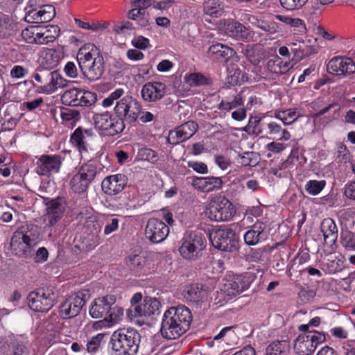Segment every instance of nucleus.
Returning <instances> with one entry per match:
<instances>
[{
  "instance_id": "obj_1",
  "label": "nucleus",
  "mask_w": 355,
  "mask_h": 355,
  "mask_svg": "<svg viewBox=\"0 0 355 355\" xmlns=\"http://www.w3.org/2000/svg\"><path fill=\"white\" fill-rule=\"evenodd\" d=\"M122 88L116 89L102 101L103 107H110L115 104L114 112L117 119H121L123 125L125 123L132 124L137 121L141 113V104L132 96H125Z\"/></svg>"
},
{
  "instance_id": "obj_2",
  "label": "nucleus",
  "mask_w": 355,
  "mask_h": 355,
  "mask_svg": "<svg viewBox=\"0 0 355 355\" xmlns=\"http://www.w3.org/2000/svg\"><path fill=\"white\" fill-rule=\"evenodd\" d=\"M191 320V313L185 306L171 307L164 313L161 334L168 340L177 339L187 331Z\"/></svg>"
},
{
  "instance_id": "obj_3",
  "label": "nucleus",
  "mask_w": 355,
  "mask_h": 355,
  "mask_svg": "<svg viewBox=\"0 0 355 355\" xmlns=\"http://www.w3.org/2000/svg\"><path fill=\"white\" fill-rule=\"evenodd\" d=\"M77 61L83 75L90 81L98 80L104 72L103 57L94 44H88L80 48Z\"/></svg>"
},
{
  "instance_id": "obj_4",
  "label": "nucleus",
  "mask_w": 355,
  "mask_h": 355,
  "mask_svg": "<svg viewBox=\"0 0 355 355\" xmlns=\"http://www.w3.org/2000/svg\"><path fill=\"white\" fill-rule=\"evenodd\" d=\"M140 338V334L134 328L117 329L111 336V355H136Z\"/></svg>"
},
{
  "instance_id": "obj_5",
  "label": "nucleus",
  "mask_w": 355,
  "mask_h": 355,
  "mask_svg": "<svg viewBox=\"0 0 355 355\" xmlns=\"http://www.w3.org/2000/svg\"><path fill=\"white\" fill-rule=\"evenodd\" d=\"M40 239L38 227L28 225L26 231L19 230L11 238L10 246L13 253L20 257H31Z\"/></svg>"
},
{
  "instance_id": "obj_6",
  "label": "nucleus",
  "mask_w": 355,
  "mask_h": 355,
  "mask_svg": "<svg viewBox=\"0 0 355 355\" xmlns=\"http://www.w3.org/2000/svg\"><path fill=\"white\" fill-rule=\"evenodd\" d=\"M89 314L92 318H111L112 320H121L123 316V309L116 305V297L107 295L94 299L89 308Z\"/></svg>"
},
{
  "instance_id": "obj_7",
  "label": "nucleus",
  "mask_w": 355,
  "mask_h": 355,
  "mask_svg": "<svg viewBox=\"0 0 355 355\" xmlns=\"http://www.w3.org/2000/svg\"><path fill=\"white\" fill-rule=\"evenodd\" d=\"M236 208L225 196L216 195L208 203L205 214L207 218L214 222H227L236 214Z\"/></svg>"
},
{
  "instance_id": "obj_8",
  "label": "nucleus",
  "mask_w": 355,
  "mask_h": 355,
  "mask_svg": "<svg viewBox=\"0 0 355 355\" xmlns=\"http://www.w3.org/2000/svg\"><path fill=\"white\" fill-rule=\"evenodd\" d=\"M179 252L181 257L188 261H196L205 248V239L200 232H187L181 240Z\"/></svg>"
},
{
  "instance_id": "obj_9",
  "label": "nucleus",
  "mask_w": 355,
  "mask_h": 355,
  "mask_svg": "<svg viewBox=\"0 0 355 355\" xmlns=\"http://www.w3.org/2000/svg\"><path fill=\"white\" fill-rule=\"evenodd\" d=\"M93 120L96 130L104 135L115 136L121 133L125 127L121 119L109 112L95 114Z\"/></svg>"
},
{
  "instance_id": "obj_10",
  "label": "nucleus",
  "mask_w": 355,
  "mask_h": 355,
  "mask_svg": "<svg viewBox=\"0 0 355 355\" xmlns=\"http://www.w3.org/2000/svg\"><path fill=\"white\" fill-rule=\"evenodd\" d=\"M96 162L89 160L87 163L80 166L78 172L72 177L70 181L71 189L77 193H84L96 177Z\"/></svg>"
},
{
  "instance_id": "obj_11",
  "label": "nucleus",
  "mask_w": 355,
  "mask_h": 355,
  "mask_svg": "<svg viewBox=\"0 0 355 355\" xmlns=\"http://www.w3.org/2000/svg\"><path fill=\"white\" fill-rule=\"evenodd\" d=\"M325 340V334L320 331H310L302 334L294 341V350L299 355H310Z\"/></svg>"
},
{
  "instance_id": "obj_12",
  "label": "nucleus",
  "mask_w": 355,
  "mask_h": 355,
  "mask_svg": "<svg viewBox=\"0 0 355 355\" xmlns=\"http://www.w3.org/2000/svg\"><path fill=\"white\" fill-rule=\"evenodd\" d=\"M252 282L248 275H229L223 279L220 291L225 296L232 298L248 290Z\"/></svg>"
},
{
  "instance_id": "obj_13",
  "label": "nucleus",
  "mask_w": 355,
  "mask_h": 355,
  "mask_svg": "<svg viewBox=\"0 0 355 355\" xmlns=\"http://www.w3.org/2000/svg\"><path fill=\"white\" fill-rule=\"evenodd\" d=\"M95 137L92 128H77L70 137V142L73 147L78 151L82 159H87L89 155L93 151L91 141Z\"/></svg>"
},
{
  "instance_id": "obj_14",
  "label": "nucleus",
  "mask_w": 355,
  "mask_h": 355,
  "mask_svg": "<svg viewBox=\"0 0 355 355\" xmlns=\"http://www.w3.org/2000/svg\"><path fill=\"white\" fill-rule=\"evenodd\" d=\"M27 300L28 304L33 311L44 312L53 306L55 298L51 289L41 288L31 292Z\"/></svg>"
},
{
  "instance_id": "obj_15",
  "label": "nucleus",
  "mask_w": 355,
  "mask_h": 355,
  "mask_svg": "<svg viewBox=\"0 0 355 355\" xmlns=\"http://www.w3.org/2000/svg\"><path fill=\"white\" fill-rule=\"evenodd\" d=\"M61 101L69 106H91L96 101V94L92 92L72 88L63 93Z\"/></svg>"
},
{
  "instance_id": "obj_16",
  "label": "nucleus",
  "mask_w": 355,
  "mask_h": 355,
  "mask_svg": "<svg viewBox=\"0 0 355 355\" xmlns=\"http://www.w3.org/2000/svg\"><path fill=\"white\" fill-rule=\"evenodd\" d=\"M235 233L228 227H220L209 234L212 245L220 250L231 252L236 249Z\"/></svg>"
},
{
  "instance_id": "obj_17",
  "label": "nucleus",
  "mask_w": 355,
  "mask_h": 355,
  "mask_svg": "<svg viewBox=\"0 0 355 355\" xmlns=\"http://www.w3.org/2000/svg\"><path fill=\"white\" fill-rule=\"evenodd\" d=\"M158 254L152 252H141L137 254H130L128 259L131 270L137 273L147 274L153 270Z\"/></svg>"
},
{
  "instance_id": "obj_18",
  "label": "nucleus",
  "mask_w": 355,
  "mask_h": 355,
  "mask_svg": "<svg viewBox=\"0 0 355 355\" xmlns=\"http://www.w3.org/2000/svg\"><path fill=\"white\" fill-rule=\"evenodd\" d=\"M327 71L331 75L344 78L355 72V62L349 57L334 56L327 62Z\"/></svg>"
},
{
  "instance_id": "obj_19",
  "label": "nucleus",
  "mask_w": 355,
  "mask_h": 355,
  "mask_svg": "<svg viewBox=\"0 0 355 355\" xmlns=\"http://www.w3.org/2000/svg\"><path fill=\"white\" fill-rule=\"evenodd\" d=\"M63 157L60 155H42L36 162L35 171L42 176H49L58 173L62 165Z\"/></svg>"
},
{
  "instance_id": "obj_20",
  "label": "nucleus",
  "mask_w": 355,
  "mask_h": 355,
  "mask_svg": "<svg viewBox=\"0 0 355 355\" xmlns=\"http://www.w3.org/2000/svg\"><path fill=\"white\" fill-rule=\"evenodd\" d=\"M168 234V225L162 220L155 218H151L147 221L144 234L146 239L151 243H162L166 239Z\"/></svg>"
},
{
  "instance_id": "obj_21",
  "label": "nucleus",
  "mask_w": 355,
  "mask_h": 355,
  "mask_svg": "<svg viewBox=\"0 0 355 355\" xmlns=\"http://www.w3.org/2000/svg\"><path fill=\"white\" fill-rule=\"evenodd\" d=\"M40 63L45 69L37 67L32 74V78L38 83L44 84L49 80V70L58 65V59L55 56V52L51 49L44 52L40 58Z\"/></svg>"
},
{
  "instance_id": "obj_22",
  "label": "nucleus",
  "mask_w": 355,
  "mask_h": 355,
  "mask_svg": "<svg viewBox=\"0 0 355 355\" xmlns=\"http://www.w3.org/2000/svg\"><path fill=\"white\" fill-rule=\"evenodd\" d=\"M160 306L161 304L157 299L146 297L140 304L133 306L132 312L134 313L133 315L137 318L153 319L155 316L159 315Z\"/></svg>"
},
{
  "instance_id": "obj_23",
  "label": "nucleus",
  "mask_w": 355,
  "mask_h": 355,
  "mask_svg": "<svg viewBox=\"0 0 355 355\" xmlns=\"http://www.w3.org/2000/svg\"><path fill=\"white\" fill-rule=\"evenodd\" d=\"M198 128V125L196 122L189 121L170 131L167 139L168 141L173 145L183 142L191 137L197 131Z\"/></svg>"
},
{
  "instance_id": "obj_24",
  "label": "nucleus",
  "mask_w": 355,
  "mask_h": 355,
  "mask_svg": "<svg viewBox=\"0 0 355 355\" xmlns=\"http://www.w3.org/2000/svg\"><path fill=\"white\" fill-rule=\"evenodd\" d=\"M85 301L82 297L74 294L69 296L60 306L59 314L62 319L76 316L82 309Z\"/></svg>"
},
{
  "instance_id": "obj_25",
  "label": "nucleus",
  "mask_w": 355,
  "mask_h": 355,
  "mask_svg": "<svg viewBox=\"0 0 355 355\" xmlns=\"http://www.w3.org/2000/svg\"><path fill=\"white\" fill-rule=\"evenodd\" d=\"M268 238L266 224L257 220L244 233L243 240L247 245H255L266 241Z\"/></svg>"
},
{
  "instance_id": "obj_26",
  "label": "nucleus",
  "mask_w": 355,
  "mask_h": 355,
  "mask_svg": "<svg viewBox=\"0 0 355 355\" xmlns=\"http://www.w3.org/2000/svg\"><path fill=\"white\" fill-rule=\"evenodd\" d=\"M55 16V8L51 4L42 5L38 9H31L26 15V20L29 23H46Z\"/></svg>"
},
{
  "instance_id": "obj_27",
  "label": "nucleus",
  "mask_w": 355,
  "mask_h": 355,
  "mask_svg": "<svg viewBox=\"0 0 355 355\" xmlns=\"http://www.w3.org/2000/svg\"><path fill=\"white\" fill-rule=\"evenodd\" d=\"M222 178L220 177L207 176L192 178V187L203 193H209L214 191L220 190L223 185Z\"/></svg>"
},
{
  "instance_id": "obj_28",
  "label": "nucleus",
  "mask_w": 355,
  "mask_h": 355,
  "mask_svg": "<svg viewBox=\"0 0 355 355\" xmlns=\"http://www.w3.org/2000/svg\"><path fill=\"white\" fill-rule=\"evenodd\" d=\"M166 85L161 82H148L141 89L143 99L148 102H155L162 98L166 94Z\"/></svg>"
},
{
  "instance_id": "obj_29",
  "label": "nucleus",
  "mask_w": 355,
  "mask_h": 355,
  "mask_svg": "<svg viewBox=\"0 0 355 355\" xmlns=\"http://www.w3.org/2000/svg\"><path fill=\"white\" fill-rule=\"evenodd\" d=\"M21 37L27 43L31 44H47L53 42L55 37L54 35H50L49 31L44 33L40 32L37 26L25 28L21 32Z\"/></svg>"
},
{
  "instance_id": "obj_30",
  "label": "nucleus",
  "mask_w": 355,
  "mask_h": 355,
  "mask_svg": "<svg viewBox=\"0 0 355 355\" xmlns=\"http://www.w3.org/2000/svg\"><path fill=\"white\" fill-rule=\"evenodd\" d=\"M126 184L124 175L118 173L106 177L101 184L103 191L107 195H115L121 192Z\"/></svg>"
},
{
  "instance_id": "obj_31",
  "label": "nucleus",
  "mask_w": 355,
  "mask_h": 355,
  "mask_svg": "<svg viewBox=\"0 0 355 355\" xmlns=\"http://www.w3.org/2000/svg\"><path fill=\"white\" fill-rule=\"evenodd\" d=\"M46 84L38 87L40 93L51 94L56 92L59 88L67 86L68 80L64 78L58 71L49 72V80Z\"/></svg>"
},
{
  "instance_id": "obj_32",
  "label": "nucleus",
  "mask_w": 355,
  "mask_h": 355,
  "mask_svg": "<svg viewBox=\"0 0 355 355\" xmlns=\"http://www.w3.org/2000/svg\"><path fill=\"white\" fill-rule=\"evenodd\" d=\"M225 31L227 35L234 37L236 40L248 42L251 40V35L249 31L242 24L234 21H228L224 24Z\"/></svg>"
},
{
  "instance_id": "obj_33",
  "label": "nucleus",
  "mask_w": 355,
  "mask_h": 355,
  "mask_svg": "<svg viewBox=\"0 0 355 355\" xmlns=\"http://www.w3.org/2000/svg\"><path fill=\"white\" fill-rule=\"evenodd\" d=\"M241 51L251 64L260 68L261 72L266 56L264 51L257 46L245 45Z\"/></svg>"
},
{
  "instance_id": "obj_34",
  "label": "nucleus",
  "mask_w": 355,
  "mask_h": 355,
  "mask_svg": "<svg viewBox=\"0 0 355 355\" xmlns=\"http://www.w3.org/2000/svg\"><path fill=\"white\" fill-rule=\"evenodd\" d=\"M320 231L324 241L329 245H334L338 238V230L335 221L331 218H326L320 223Z\"/></svg>"
},
{
  "instance_id": "obj_35",
  "label": "nucleus",
  "mask_w": 355,
  "mask_h": 355,
  "mask_svg": "<svg viewBox=\"0 0 355 355\" xmlns=\"http://www.w3.org/2000/svg\"><path fill=\"white\" fill-rule=\"evenodd\" d=\"M49 223L53 226L62 216L65 207L60 199H53L46 205Z\"/></svg>"
},
{
  "instance_id": "obj_36",
  "label": "nucleus",
  "mask_w": 355,
  "mask_h": 355,
  "mask_svg": "<svg viewBox=\"0 0 355 355\" xmlns=\"http://www.w3.org/2000/svg\"><path fill=\"white\" fill-rule=\"evenodd\" d=\"M184 298L190 302L198 303L207 297V291L198 284H191L184 290Z\"/></svg>"
},
{
  "instance_id": "obj_37",
  "label": "nucleus",
  "mask_w": 355,
  "mask_h": 355,
  "mask_svg": "<svg viewBox=\"0 0 355 355\" xmlns=\"http://www.w3.org/2000/svg\"><path fill=\"white\" fill-rule=\"evenodd\" d=\"M297 157L291 154L286 160L281 162L277 167L271 168L272 173L279 178H288L293 170Z\"/></svg>"
},
{
  "instance_id": "obj_38",
  "label": "nucleus",
  "mask_w": 355,
  "mask_h": 355,
  "mask_svg": "<svg viewBox=\"0 0 355 355\" xmlns=\"http://www.w3.org/2000/svg\"><path fill=\"white\" fill-rule=\"evenodd\" d=\"M244 101L241 94H238L231 96H226L218 104V109L220 112L227 114L232 110L243 106Z\"/></svg>"
},
{
  "instance_id": "obj_39",
  "label": "nucleus",
  "mask_w": 355,
  "mask_h": 355,
  "mask_svg": "<svg viewBox=\"0 0 355 355\" xmlns=\"http://www.w3.org/2000/svg\"><path fill=\"white\" fill-rule=\"evenodd\" d=\"M6 345L0 341V355H29V348L27 343L23 342H15L9 352L5 353Z\"/></svg>"
},
{
  "instance_id": "obj_40",
  "label": "nucleus",
  "mask_w": 355,
  "mask_h": 355,
  "mask_svg": "<svg viewBox=\"0 0 355 355\" xmlns=\"http://www.w3.org/2000/svg\"><path fill=\"white\" fill-rule=\"evenodd\" d=\"M209 53L216 58L228 59L234 55L235 51L230 47L220 43L212 44L209 48Z\"/></svg>"
},
{
  "instance_id": "obj_41",
  "label": "nucleus",
  "mask_w": 355,
  "mask_h": 355,
  "mask_svg": "<svg viewBox=\"0 0 355 355\" xmlns=\"http://www.w3.org/2000/svg\"><path fill=\"white\" fill-rule=\"evenodd\" d=\"M266 126L268 128L267 134L270 135L272 139L278 137L279 140L285 141L290 139V133L276 122H270L267 123Z\"/></svg>"
},
{
  "instance_id": "obj_42",
  "label": "nucleus",
  "mask_w": 355,
  "mask_h": 355,
  "mask_svg": "<svg viewBox=\"0 0 355 355\" xmlns=\"http://www.w3.org/2000/svg\"><path fill=\"white\" fill-rule=\"evenodd\" d=\"M184 82L190 87H200L209 84V80L198 72L186 73Z\"/></svg>"
},
{
  "instance_id": "obj_43",
  "label": "nucleus",
  "mask_w": 355,
  "mask_h": 355,
  "mask_svg": "<svg viewBox=\"0 0 355 355\" xmlns=\"http://www.w3.org/2000/svg\"><path fill=\"white\" fill-rule=\"evenodd\" d=\"M275 117L281 120L284 125H289L295 121L300 114L297 113L296 109L289 108L285 110H276Z\"/></svg>"
},
{
  "instance_id": "obj_44",
  "label": "nucleus",
  "mask_w": 355,
  "mask_h": 355,
  "mask_svg": "<svg viewBox=\"0 0 355 355\" xmlns=\"http://www.w3.org/2000/svg\"><path fill=\"white\" fill-rule=\"evenodd\" d=\"M326 185L325 180H309L304 184V191L310 196H318L322 191Z\"/></svg>"
},
{
  "instance_id": "obj_45",
  "label": "nucleus",
  "mask_w": 355,
  "mask_h": 355,
  "mask_svg": "<svg viewBox=\"0 0 355 355\" xmlns=\"http://www.w3.org/2000/svg\"><path fill=\"white\" fill-rule=\"evenodd\" d=\"M289 345L285 340L274 341L266 349V355H288Z\"/></svg>"
},
{
  "instance_id": "obj_46",
  "label": "nucleus",
  "mask_w": 355,
  "mask_h": 355,
  "mask_svg": "<svg viewBox=\"0 0 355 355\" xmlns=\"http://www.w3.org/2000/svg\"><path fill=\"white\" fill-rule=\"evenodd\" d=\"M127 16L128 19L135 21L137 24L141 27H146L149 24L148 16L140 8L131 9L128 11Z\"/></svg>"
},
{
  "instance_id": "obj_47",
  "label": "nucleus",
  "mask_w": 355,
  "mask_h": 355,
  "mask_svg": "<svg viewBox=\"0 0 355 355\" xmlns=\"http://www.w3.org/2000/svg\"><path fill=\"white\" fill-rule=\"evenodd\" d=\"M281 64L279 62V58H277L275 59H270L267 62L266 67L261 69V72L263 75H265V77H268L270 78H276L279 76V64Z\"/></svg>"
},
{
  "instance_id": "obj_48",
  "label": "nucleus",
  "mask_w": 355,
  "mask_h": 355,
  "mask_svg": "<svg viewBox=\"0 0 355 355\" xmlns=\"http://www.w3.org/2000/svg\"><path fill=\"white\" fill-rule=\"evenodd\" d=\"M276 19L287 25L292 27L298 28L300 32H304L306 31V25L304 21L300 18H294L288 16L276 15L274 16Z\"/></svg>"
},
{
  "instance_id": "obj_49",
  "label": "nucleus",
  "mask_w": 355,
  "mask_h": 355,
  "mask_svg": "<svg viewBox=\"0 0 355 355\" xmlns=\"http://www.w3.org/2000/svg\"><path fill=\"white\" fill-rule=\"evenodd\" d=\"M222 6L219 0H204V12L211 17H218L222 12Z\"/></svg>"
},
{
  "instance_id": "obj_50",
  "label": "nucleus",
  "mask_w": 355,
  "mask_h": 355,
  "mask_svg": "<svg viewBox=\"0 0 355 355\" xmlns=\"http://www.w3.org/2000/svg\"><path fill=\"white\" fill-rule=\"evenodd\" d=\"M301 46L298 47L297 51L293 55L295 61H300L304 58L309 57L311 55L315 54L318 52V49L315 46L307 45L305 42L303 44H300Z\"/></svg>"
},
{
  "instance_id": "obj_51",
  "label": "nucleus",
  "mask_w": 355,
  "mask_h": 355,
  "mask_svg": "<svg viewBox=\"0 0 355 355\" xmlns=\"http://www.w3.org/2000/svg\"><path fill=\"white\" fill-rule=\"evenodd\" d=\"M243 130L248 134L254 135L256 136L261 134L263 130L261 126V118L257 116H251L248 124L243 128Z\"/></svg>"
},
{
  "instance_id": "obj_52",
  "label": "nucleus",
  "mask_w": 355,
  "mask_h": 355,
  "mask_svg": "<svg viewBox=\"0 0 355 355\" xmlns=\"http://www.w3.org/2000/svg\"><path fill=\"white\" fill-rule=\"evenodd\" d=\"M105 334L99 333L92 336L87 343L86 349L89 353H96L101 347Z\"/></svg>"
},
{
  "instance_id": "obj_53",
  "label": "nucleus",
  "mask_w": 355,
  "mask_h": 355,
  "mask_svg": "<svg viewBox=\"0 0 355 355\" xmlns=\"http://www.w3.org/2000/svg\"><path fill=\"white\" fill-rule=\"evenodd\" d=\"M157 153L148 148H140L137 153V157L141 160H146L152 163L157 161Z\"/></svg>"
},
{
  "instance_id": "obj_54",
  "label": "nucleus",
  "mask_w": 355,
  "mask_h": 355,
  "mask_svg": "<svg viewBox=\"0 0 355 355\" xmlns=\"http://www.w3.org/2000/svg\"><path fill=\"white\" fill-rule=\"evenodd\" d=\"M239 163L244 166H254L258 164L257 155L253 152H245L240 155Z\"/></svg>"
},
{
  "instance_id": "obj_55",
  "label": "nucleus",
  "mask_w": 355,
  "mask_h": 355,
  "mask_svg": "<svg viewBox=\"0 0 355 355\" xmlns=\"http://www.w3.org/2000/svg\"><path fill=\"white\" fill-rule=\"evenodd\" d=\"M257 26L261 30L271 34L277 33L280 29L279 24L274 19L266 21H258Z\"/></svg>"
},
{
  "instance_id": "obj_56",
  "label": "nucleus",
  "mask_w": 355,
  "mask_h": 355,
  "mask_svg": "<svg viewBox=\"0 0 355 355\" xmlns=\"http://www.w3.org/2000/svg\"><path fill=\"white\" fill-rule=\"evenodd\" d=\"M308 0H279L282 6L288 10L301 8Z\"/></svg>"
},
{
  "instance_id": "obj_57",
  "label": "nucleus",
  "mask_w": 355,
  "mask_h": 355,
  "mask_svg": "<svg viewBox=\"0 0 355 355\" xmlns=\"http://www.w3.org/2000/svg\"><path fill=\"white\" fill-rule=\"evenodd\" d=\"M119 320H112L111 318L104 317V319L95 321L92 323V328L94 330H101L103 329H109Z\"/></svg>"
},
{
  "instance_id": "obj_58",
  "label": "nucleus",
  "mask_w": 355,
  "mask_h": 355,
  "mask_svg": "<svg viewBox=\"0 0 355 355\" xmlns=\"http://www.w3.org/2000/svg\"><path fill=\"white\" fill-rule=\"evenodd\" d=\"M46 322V326L49 327L51 330H53L56 333L58 332V330L61 329L62 326V320L56 313L51 314L48 318Z\"/></svg>"
},
{
  "instance_id": "obj_59",
  "label": "nucleus",
  "mask_w": 355,
  "mask_h": 355,
  "mask_svg": "<svg viewBox=\"0 0 355 355\" xmlns=\"http://www.w3.org/2000/svg\"><path fill=\"white\" fill-rule=\"evenodd\" d=\"M342 244L347 250L355 251V232H347L342 238Z\"/></svg>"
},
{
  "instance_id": "obj_60",
  "label": "nucleus",
  "mask_w": 355,
  "mask_h": 355,
  "mask_svg": "<svg viewBox=\"0 0 355 355\" xmlns=\"http://www.w3.org/2000/svg\"><path fill=\"white\" fill-rule=\"evenodd\" d=\"M223 338H226L225 340L227 343L229 341V339H236V336L232 330V327H227L221 329L220 331L215 336L214 340H219Z\"/></svg>"
},
{
  "instance_id": "obj_61",
  "label": "nucleus",
  "mask_w": 355,
  "mask_h": 355,
  "mask_svg": "<svg viewBox=\"0 0 355 355\" xmlns=\"http://www.w3.org/2000/svg\"><path fill=\"white\" fill-rule=\"evenodd\" d=\"M268 250L266 246L259 248H252L249 252L248 257L251 261L259 262L261 260L263 254Z\"/></svg>"
},
{
  "instance_id": "obj_62",
  "label": "nucleus",
  "mask_w": 355,
  "mask_h": 355,
  "mask_svg": "<svg viewBox=\"0 0 355 355\" xmlns=\"http://www.w3.org/2000/svg\"><path fill=\"white\" fill-rule=\"evenodd\" d=\"M214 162L223 171L227 169L232 164L230 159L223 155H216Z\"/></svg>"
},
{
  "instance_id": "obj_63",
  "label": "nucleus",
  "mask_w": 355,
  "mask_h": 355,
  "mask_svg": "<svg viewBox=\"0 0 355 355\" xmlns=\"http://www.w3.org/2000/svg\"><path fill=\"white\" fill-rule=\"evenodd\" d=\"M188 166L200 174H207L208 173L207 164L201 162L189 161Z\"/></svg>"
},
{
  "instance_id": "obj_64",
  "label": "nucleus",
  "mask_w": 355,
  "mask_h": 355,
  "mask_svg": "<svg viewBox=\"0 0 355 355\" xmlns=\"http://www.w3.org/2000/svg\"><path fill=\"white\" fill-rule=\"evenodd\" d=\"M119 220L116 218L109 219L104 228V234L109 235L119 228Z\"/></svg>"
}]
</instances>
